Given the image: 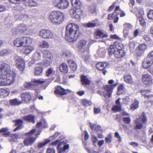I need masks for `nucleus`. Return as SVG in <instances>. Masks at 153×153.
I'll list each match as a JSON object with an SVG mask.
<instances>
[{"label": "nucleus", "mask_w": 153, "mask_h": 153, "mask_svg": "<svg viewBox=\"0 0 153 153\" xmlns=\"http://www.w3.org/2000/svg\"><path fill=\"white\" fill-rule=\"evenodd\" d=\"M16 74L10 70V65L6 63L2 64L0 69V86H9L14 82Z\"/></svg>", "instance_id": "1"}, {"label": "nucleus", "mask_w": 153, "mask_h": 153, "mask_svg": "<svg viewBox=\"0 0 153 153\" xmlns=\"http://www.w3.org/2000/svg\"><path fill=\"white\" fill-rule=\"evenodd\" d=\"M47 123L45 121H43L38 122L36 125V127L39 130L35 134L36 132L35 129H33L29 132L26 134V137L24 141V144L28 146L32 145L35 142L38 136L40 134L42 128L47 127Z\"/></svg>", "instance_id": "2"}, {"label": "nucleus", "mask_w": 153, "mask_h": 153, "mask_svg": "<svg viewBox=\"0 0 153 153\" xmlns=\"http://www.w3.org/2000/svg\"><path fill=\"white\" fill-rule=\"evenodd\" d=\"M79 34V27L77 25L71 23L66 26L65 38L70 42H74L76 41Z\"/></svg>", "instance_id": "3"}, {"label": "nucleus", "mask_w": 153, "mask_h": 153, "mask_svg": "<svg viewBox=\"0 0 153 153\" xmlns=\"http://www.w3.org/2000/svg\"><path fill=\"white\" fill-rule=\"evenodd\" d=\"M65 19L64 13L58 10L53 11L50 13L48 16V19L50 22L56 25L61 24Z\"/></svg>", "instance_id": "4"}, {"label": "nucleus", "mask_w": 153, "mask_h": 153, "mask_svg": "<svg viewBox=\"0 0 153 153\" xmlns=\"http://www.w3.org/2000/svg\"><path fill=\"white\" fill-rule=\"evenodd\" d=\"M31 42L30 39L27 37L17 38L13 41L14 45L18 48L25 46L26 44H30Z\"/></svg>", "instance_id": "5"}, {"label": "nucleus", "mask_w": 153, "mask_h": 153, "mask_svg": "<svg viewBox=\"0 0 153 153\" xmlns=\"http://www.w3.org/2000/svg\"><path fill=\"white\" fill-rule=\"evenodd\" d=\"M39 36L42 38L45 39H54L56 38L55 33L51 30L47 29H43L38 33Z\"/></svg>", "instance_id": "6"}, {"label": "nucleus", "mask_w": 153, "mask_h": 153, "mask_svg": "<svg viewBox=\"0 0 153 153\" xmlns=\"http://www.w3.org/2000/svg\"><path fill=\"white\" fill-rule=\"evenodd\" d=\"M47 79H34L30 82H26L24 85L25 87L29 89H35L36 86L38 85H42L47 84L46 83Z\"/></svg>", "instance_id": "7"}, {"label": "nucleus", "mask_w": 153, "mask_h": 153, "mask_svg": "<svg viewBox=\"0 0 153 153\" xmlns=\"http://www.w3.org/2000/svg\"><path fill=\"white\" fill-rule=\"evenodd\" d=\"M53 4L55 7L60 9L67 8L70 4L68 0H53Z\"/></svg>", "instance_id": "8"}, {"label": "nucleus", "mask_w": 153, "mask_h": 153, "mask_svg": "<svg viewBox=\"0 0 153 153\" xmlns=\"http://www.w3.org/2000/svg\"><path fill=\"white\" fill-rule=\"evenodd\" d=\"M117 85V83H114L112 85H107L103 87L104 91L103 92V96L105 98L110 97L113 91V88Z\"/></svg>", "instance_id": "9"}, {"label": "nucleus", "mask_w": 153, "mask_h": 153, "mask_svg": "<svg viewBox=\"0 0 153 153\" xmlns=\"http://www.w3.org/2000/svg\"><path fill=\"white\" fill-rule=\"evenodd\" d=\"M30 27L25 25L22 24L17 25L13 29L14 31L19 32L25 34L29 33L30 31Z\"/></svg>", "instance_id": "10"}, {"label": "nucleus", "mask_w": 153, "mask_h": 153, "mask_svg": "<svg viewBox=\"0 0 153 153\" xmlns=\"http://www.w3.org/2000/svg\"><path fill=\"white\" fill-rule=\"evenodd\" d=\"M8 129L6 128H2L0 130V133L2 132H4L3 134L6 136H8L10 141V142H17V139L21 137V136L17 134H10L9 132H6L8 131Z\"/></svg>", "instance_id": "11"}, {"label": "nucleus", "mask_w": 153, "mask_h": 153, "mask_svg": "<svg viewBox=\"0 0 153 153\" xmlns=\"http://www.w3.org/2000/svg\"><path fill=\"white\" fill-rule=\"evenodd\" d=\"M69 12L71 17L77 19L80 18L83 13L81 8H73L70 9Z\"/></svg>", "instance_id": "12"}, {"label": "nucleus", "mask_w": 153, "mask_h": 153, "mask_svg": "<svg viewBox=\"0 0 153 153\" xmlns=\"http://www.w3.org/2000/svg\"><path fill=\"white\" fill-rule=\"evenodd\" d=\"M87 41L85 40H81L78 43V48L79 53H83L88 54L89 52V49L87 46Z\"/></svg>", "instance_id": "13"}, {"label": "nucleus", "mask_w": 153, "mask_h": 153, "mask_svg": "<svg viewBox=\"0 0 153 153\" xmlns=\"http://www.w3.org/2000/svg\"><path fill=\"white\" fill-rule=\"evenodd\" d=\"M147 117L144 112L140 117L136 119L135 122V126L134 127L135 129H140L142 127V123H146V122Z\"/></svg>", "instance_id": "14"}, {"label": "nucleus", "mask_w": 153, "mask_h": 153, "mask_svg": "<svg viewBox=\"0 0 153 153\" xmlns=\"http://www.w3.org/2000/svg\"><path fill=\"white\" fill-rule=\"evenodd\" d=\"M143 82L146 85L150 86L153 83V79L151 75L149 74H144L142 77Z\"/></svg>", "instance_id": "15"}, {"label": "nucleus", "mask_w": 153, "mask_h": 153, "mask_svg": "<svg viewBox=\"0 0 153 153\" xmlns=\"http://www.w3.org/2000/svg\"><path fill=\"white\" fill-rule=\"evenodd\" d=\"M148 46L145 43L140 44L137 49L136 53L138 56H140L144 55L146 51L147 50Z\"/></svg>", "instance_id": "16"}, {"label": "nucleus", "mask_w": 153, "mask_h": 153, "mask_svg": "<svg viewBox=\"0 0 153 153\" xmlns=\"http://www.w3.org/2000/svg\"><path fill=\"white\" fill-rule=\"evenodd\" d=\"M42 52V51L35 52L32 56V61L34 64H41Z\"/></svg>", "instance_id": "17"}, {"label": "nucleus", "mask_w": 153, "mask_h": 153, "mask_svg": "<svg viewBox=\"0 0 153 153\" xmlns=\"http://www.w3.org/2000/svg\"><path fill=\"white\" fill-rule=\"evenodd\" d=\"M71 92V91L68 89H65L60 86H58L55 90L54 93L56 95H63L66 94L68 92Z\"/></svg>", "instance_id": "18"}, {"label": "nucleus", "mask_w": 153, "mask_h": 153, "mask_svg": "<svg viewBox=\"0 0 153 153\" xmlns=\"http://www.w3.org/2000/svg\"><path fill=\"white\" fill-rule=\"evenodd\" d=\"M16 62L18 68L20 71H23L25 69V62L21 58H17L16 60Z\"/></svg>", "instance_id": "19"}, {"label": "nucleus", "mask_w": 153, "mask_h": 153, "mask_svg": "<svg viewBox=\"0 0 153 153\" xmlns=\"http://www.w3.org/2000/svg\"><path fill=\"white\" fill-rule=\"evenodd\" d=\"M153 63V60L152 59L147 56L144 59L143 63V66L144 68L146 69L148 68L151 67Z\"/></svg>", "instance_id": "20"}, {"label": "nucleus", "mask_w": 153, "mask_h": 153, "mask_svg": "<svg viewBox=\"0 0 153 153\" xmlns=\"http://www.w3.org/2000/svg\"><path fill=\"white\" fill-rule=\"evenodd\" d=\"M43 56L44 58H46L47 59L49 60L53 61L54 60L53 55L50 51L48 50L44 51Z\"/></svg>", "instance_id": "21"}, {"label": "nucleus", "mask_w": 153, "mask_h": 153, "mask_svg": "<svg viewBox=\"0 0 153 153\" xmlns=\"http://www.w3.org/2000/svg\"><path fill=\"white\" fill-rule=\"evenodd\" d=\"M10 93V90L7 88L0 89V96L3 97L8 96Z\"/></svg>", "instance_id": "22"}, {"label": "nucleus", "mask_w": 153, "mask_h": 153, "mask_svg": "<svg viewBox=\"0 0 153 153\" xmlns=\"http://www.w3.org/2000/svg\"><path fill=\"white\" fill-rule=\"evenodd\" d=\"M21 97L23 101L27 102L31 99V96L29 93L24 92L21 95Z\"/></svg>", "instance_id": "23"}, {"label": "nucleus", "mask_w": 153, "mask_h": 153, "mask_svg": "<svg viewBox=\"0 0 153 153\" xmlns=\"http://www.w3.org/2000/svg\"><path fill=\"white\" fill-rule=\"evenodd\" d=\"M95 35L99 38L105 39L108 37V35L100 30H97L95 32Z\"/></svg>", "instance_id": "24"}, {"label": "nucleus", "mask_w": 153, "mask_h": 153, "mask_svg": "<svg viewBox=\"0 0 153 153\" xmlns=\"http://www.w3.org/2000/svg\"><path fill=\"white\" fill-rule=\"evenodd\" d=\"M89 125L90 127L92 130L97 131H100L102 132V130L100 125H97L95 124H92L91 122L89 123Z\"/></svg>", "instance_id": "25"}, {"label": "nucleus", "mask_w": 153, "mask_h": 153, "mask_svg": "<svg viewBox=\"0 0 153 153\" xmlns=\"http://www.w3.org/2000/svg\"><path fill=\"white\" fill-rule=\"evenodd\" d=\"M34 47L32 46H27L23 48L22 49L23 52L25 54H29L34 50Z\"/></svg>", "instance_id": "26"}, {"label": "nucleus", "mask_w": 153, "mask_h": 153, "mask_svg": "<svg viewBox=\"0 0 153 153\" xmlns=\"http://www.w3.org/2000/svg\"><path fill=\"white\" fill-rule=\"evenodd\" d=\"M16 123L15 125H17L18 126L14 130V131H16L19 129L22 128V124H23V121L21 119H18L15 121Z\"/></svg>", "instance_id": "27"}, {"label": "nucleus", "mask_w": 153, "mask_h": 153, "mask_svg": "<svg viewBox=\"0 0 153 153\" xmlns=\"http://www.w3.org/2000/svg\"><path fill=\"white\" fill-rule=\"evenodd\" d=\"M150 92V91L149 90L145 89H143L140 91V93L143 95L144 96V98L146 99H148L152 97V95L149 94Z\"/></svg>", "instance_id": "28"}, {"label": "nucleus", "mask_w": 153, "mask_h": 153, "mask_svg": "<svg viewBox=\"0 0 153 153\" xmlns=\"http://www.w3.org/2000/svg\"><path fill=\"white\" fill-rule=\"evenodd\" d=\"M108 64V62H99L96 64V66L98 70H103L105 67H106Z\"/></svg>", "instance_id": "29"}, {"label": "nucleus", "mask_w": 153, "mask_h": 153, "mask_svg": "<svg viewBox=\"0 0 153 153\" xmlns=\"http://www.w3.org/2000/svg\"><path fill=\"white\" fill-rule=\"evenodd\" d=\"M125 55V53L123 50H116L114 52V56L117 58H120L123 56Z\"/></svg>", "instance_id": "30"}, {"label": "nucleus", "mask_w": 153, "mask_h": 153, "mask_svg": "<svg viewBox=\"0 0 153 153\" xmlns=\"http://www.w3.org/2000/svg\"><path fill=\"white\" fill-rule=\"evenodd\" d=\"M73 8H81V4L79 0H71Z\"/></svg>", "instance_id": "31"}, {"label": "nucleus", "mask_w": 153, "mask_h": 153, "mask_svg": "<svg viewBox=\"0 0 153 153\" xmlns=\"http://www.w3.org/2000/svg\"><path fill=\"white\" fill-rule=\"evenodd\" d=\"M35 117L32 115H29L23 117L24 120L30 122L35 123L34 121Z\"/></svg>", "instance_id": "32"}, {"label": "nucleus", "mask_w": 153, "mask_h": 153, "mask_svg": "<svg viewBox=\"0 0 153 153\" xmlns=\"http://www.w3.org/2000/svg\"><path fill=\"white\" fill-rule=\"evenodd\" d=\"M59 69L61 72L65 73H68V66L65 63H62L60 65Z\"/></svg>", "instance_id": "33"}, {"label": "nucleus", "mask_w": 153, "mask_h": 153, "mask_svg": "<svg viewBox=\"0 0 153 153\" xmlns=\"http://www.w3.org/2000/svg\"><path fill=\"white\" fill-rule=\"evenodd\" d=\"M68 63L69 64L70 67L73 71H76L77 69V65L74 61L71 60H68Z\"/></svg>", "instance_id": "34"}, {"label": "nucleus", "mask_w": 153, "mask_h": 153, "mask_svg": "<svg viewBox=\"0 0 153 153\" xmlns=\"http://www.w3.org/2000/svg\"><path fill=\"white\" fill-rule=\"evenodd\" d=\"M81 80L83 85H89L90 84V80L85 75H82L81 76Z\"/></svg>", "instance_id": "35"}, {"label": "nucleus", "mask_w": 153, "mask_h": 153, "mask_svg": "<svg viewBox=\"0 0 153 153\" xmlns=\"http://www.w3.org/2000/svg\"><path fill=\"white\" fill-rule=\"evenodd\" d=\"M43 68L41 67H36L35 69L34 74L35 76L41 75L42 72Z\"/></svg>", "instance_id": "36"}, {"label": "nucleus", "mask_w": 153, "mask_h": 153, "mask_svg": "<svg viewBox=\"0 0 153 153\" xmlns=\"http://www.w3.org/2000/svg\"><path fill=\"white\" fill-rule=\"evenodd\" d=\"M123 26L125 29L126 30H124L123 33L125 35H127V30L131 29L132 28L133 26L130 24L128 23H126L123 25Z\"/></svg>", "instance_id": "37"}, {"label": "nucleus", "mask_w": 153, "mask_h": 153, "mask_svg": "<svg viewBox=\"0 0 153 153\" xmlns=\"http://www.w3.org/2000/svg\"><path fill=\"white\" fill-rule=\"evenodd\" d=\"M10 104L12 105H17L21 104L22 102L18 99L15 98L10 100Z\"/></svg>", "instance_id": "38"}, {"label": "nucleus", "mask_w": 153, "mask_h": 153, "mask_svg": "<svg viewBox=\"0 0 153 153\" xmlns=\"http://www.w3.org/2000/svg\"><path fill=\"white\" fill-rule=\"evenodd\" d=\"M55 73V70L51 68H48L46 71V76L48 77L53 75Z\"/></svg>", "instance_id": "39"}, {"label": "nucleus", "mask_w": 153, "mask_h": 153, "mask_svg": "<svg viewBox=\"0 0 153 153\" xmlns=\"http://www.w3.org/2000/svg\"><path fill=\"white\" fill-rule=\"evenodd\" d=\"M124 78L125 81L127 83L131 84L133 82L132 78L130 75H125Z\"/></svg>", "instance_id": "40"}, {"label": "nucleus", "mask_w": 153, "mask_h": 153, "mask_svg": "<svg viewBox=\"0 0 153 153\" xmlns=\"http://www.w3.org/2000/svg\"><path fill=\"white\" fill-rule=\"evenodd\" d=\"M39 46L42 48H48L49 47V45L46 41L43 40L40 42Z\"/></svg>", "instance_id": "41"}, {"label": "nucleus", "mask_w": 153, "mask_h": 153, "mask_svg": "<svg viewBox=\"0 0 153 153\" xmlns=\"http://www.w3.org/2000/svg\"><path fill=\"white\" fill-rule=\"evenodd\" d=\"M51 141L50 139H46L43 142L39 143L38 147L39 148H42L44 146L46 145L47 144L49 143Z\"/></svg>", "instance_id": "42"}, {"label": "nucleus", "mask_w": 153, "mask_h": 153, "mask_svg": "<svg viewBox=\"0 0 153 153\" xmlns=\"http://www.w3.org/2000/svg\"><path fill=\"white\" fill-rule=\"evenodd\" d=\"M10 53V51L8 50L4 49L0 51V56H3L8 55Z\"/></svg>", "instance_id": "43"}, {"label": "nucleus", "mask_w": 153, "mask_h": 153, "mask_svg": "<svg viewBox=\"0 0 153 153\" xmlns=\"http://www.w3.org/2000/svg\"><path fill=\"white\" fill-rule=\"evenodd\" d=\"M97 52L98 55L101 57H103L105 56V50L104 48H102L98 49Z\"/></svg>", "instance_id": "44"}, {"label": "nucleus", "mask_w": 153, "mask_h": 153, "mask_svg": "<svg viewBox=\"0 0 153 153\" xmlns=\"http://www.w3.org/2000/svg\"><path fill=\"white\" fill-rule=\"evenodd\" d=\"M139 107V102L137 100H134V102H133L132 104L131 108V110H133L138 108Z\"/></svg>", "instance_id": "45"}, {"label": "nucleus", "mask_w": 153, "mask_h": 153, "mask_svg": "<svg viewBox=\"0 0 153 153\" xmlns=\"http://www.w3.org/2000/svg\"><path fill=\"white\" fill-rule=\"evenodd\" d=\"M124 86L123 85H121L118 87L117 94L120 95L123 93L124 92Z\"/></svg>", "instance_id": "46"}, {"label": "nucleus", "mask_w": 153, "mask_h": 153, "mask_svg": "<svg viewBox=\"0 0 153 153\" xmlns=\"http://www.w3.org/2000/svg\"><path fill=\"white\" fill-rule=\"evenodd\" d=\"M91 140L94 146H97V143L98 140V139L96 136L94 134L91 135Z\"/></svg>", "instance_id": "47"}, {"label": "nucleus", "mask_w": 153, "mask_h": 153, "mask_svg": "<svg viewBox=\"0 0 153 153\" xmlns=\"http://www.w3.org/2000/svg\"><path fill=\"white\" fill-rule=\"evenodd\" d=\"M28 18L29 16L27 15L21 14L18 17V19L20 20L24 21Z\"/></svg>", "instance_id": "48"}, {"label": "nucleus", "mask_w": 153, "mask_h": 153, "mask_svg": "<svg viewBox=\"0 0 153 153\" xmlns=\"http://www.w3.org/2000/svg\"><path fill=\"white\" fill-rule=\"evenodd\" d=\"M116 51V50L115 49L114 45H111L108 48V52L110 54L113 53L114 54V52Z\"/></svg>", "instance_id": "49"}, {"label": "nucleus", "mask_w": 153, "mask_h": 153, "mask_svg": "<svg viewBox=\"0 0 153 153\" xmlns=\"http://www.w3.org/2000/svg\"><path fill=\"white\" fill-rule=\"evenodd\" d=\"M82 103L84 106H88L91 105V102L90 100L86 99H84L82 100Z\"/></svg>", "instance_id": "50"}, {"label": "nucleus", "mask_w": 153, "mask_h": 153, "mask_svg": "<svg viewBox=\"0 0 153 153\" xmlns=\"http://www.w3.org/2000/svg\"><path fill=\"white\" fill-rule=\"evenodd\" d=\"M115 46L117 48L116 50H123L122 49H123L124 48L123 45L120 43H116Z\"/></svg>", "instance_id": "51"}, {"label": "nucleus", "mask_w": 153, "mask_h": 153, "mask_svg": "<svg viewBox=\"0 0 153 153\" xmlns=\"http://www.w3.org/2000/svg\"><path fill=\"white\" fill-rule=\"evenodd\" d=\"M121 105H116L113 106L112 109L114 111L117 112L120 111L121 110Z\"/></svg>", "instance_id": "52"}, {"label": "nucleus", "mask_w": 153, "mask_h": 153, "mask_svg": "<svg viewBox=\"0 0 153 153\" xmlns=\"http://www.w3.org/2000/svg\"><path fill=\"white\" fill-rule=\"evenodd\" d=\"M84 25L86 27H91L95 26H96V24L95 23L89 22L87 23L84 24Z\"/></svg>", "instance_id": "53"}, {"label": "nucleus", "mask_w": 153, "mask_h": 153, "mask_svg": "<svg viewBox=\"0 0 153 153\" xmlns=\"http://www.w3.org/2000/svg\"><path fill=\"white\" fill-rule=\"evenodd\" d=\"M112 140V137L111 135L109 134L105 138V141L106 142L108 143H110Z\"/></svg>", "instance_id": "54"}, {"label": "nucleus", "mask_w": 153, "mask_h": 153, "mask_svg": "<svg viewBox=\"0 0 153 153\" xmlns=\"http://www.w3.org/2000/svg\"><path fill=\"white\" fill-rule=\"evenodd\" d=\"M62 53L64 56L68 57H70L71 54L70 51L65 50L63 51Z\"/></svg>", "instance_id": "55"}, {"label": "nucleus", "mask_w": 153, "mask_h": 153, "mask_svg": "<svg viewBox=\"0 0 153 153\" xmlns=\"http://www.w3.org/2000/svg\"><path fill=\"white\" fill-rule=\"evenodd\" d=\"M139 19L140 24L143 26H144L146 25V22L143 19V16H138Z\"/></svg>", "instance_id": "56"}, {"label": "nucleus", "mask_w": 153, "mask_h": 153, "mask_svg": "<svg viewBox=\"0 0 153 153\" xmlns=\"http://www.w3.org/2000/svg\"><path fill=\"white\" fill-rule=\"evenodd\" d=\"M123 120L125 123L127 124H129L131 121V119L129 117H123Z\"/></svg>", "instance_id": "57"}, {"label": "nucleus", "mask_w": 153, "mask_h": 153, "mask_svg": "<svg viewBox=\"0 0 153 153\" xmlns=\"http://www.w3.org/2000/svg\"><path fill=\"white\" fill-rule=\"evenodd\" d=\"M148 17L150 19L153 20V10H150L147 14Z\"/></svg>", "instance_id": "58"}, {"label": "nucleus", "mask_w": 153, "mask_h": 153, "mask_svg": "<svg viewBox=\"0 0 153 153\" xmlns=\"http://www.w3.org/2000/svg\"><path fill=\"white\" fill-rule=\"evenodd\" d=\"M61 144L59 143L57 146V148L59 151V153H63L65 151L63 148H60Z\"/></svg>", "instance_id": "59"}, {"label": "nucleus", "mask_w": 153, "mask_h": 153, "mask_svg": "<svg viewBox=\"0 0 153 153\" xmlns=\"http://www.w3.org/2000/svg\"><path fill=\"white\" fill-rule=\"evenodd\" d=\"M52 61H51L49 59H47V60L43 63V65L44 66L47 67L50 65Z\"/></svg>", "instance_id": "60"}, {"label": "nucleus", "mask_w": 153, "mask_h": 153, "mask_svg": "<svg viewBox=\"0 0 153 153\" xmlns=\"http://www.w3.org/2000/svg\"><path fill=\"white\" fill-rule=\"evenodd\" d=\"M96 7L95 5H92L89 8V11L90 12L94 13L96 11Z\"/></svg>", "instance_id": "61"}, {"label": "nucleus", "mask_w": 153, "mask_h": 153, "mask_svg": "<svg viewBox=\"0 0 153 153\" xmlns=\"http://www.w3.org/2000/svg\"><path fill=\"white\" fill-rule=\"evenodd\" d=\"M55 151L54 148L53 147L48 148L46 152V153H55Z\"/></svg>", "instance_id": "62"}, {"label": "nucleus", "mask_w": 153, "mask_h": 153, "mask_svg": "<svg viewBox=\"0 0 153 153\" xmlns=\"http://www.w3.org/2000/svg\"><path fill=\"white\" fill-rule=\"evenodd\" d=\"M62 143V141H61L60 140H57L54 141V142L51 143L50 145H53V146H56L57 144L58 145L60 143L61 145V143Z\"/></svg>", "instance_id": "63"}, {"label": "nucleus", "mask_w": 153, "mask_h": 153, "mask_svg": "<svg viewBox=\"0 0 153 153\" xmlns=\"http://www.w3.org/2000/svg\"><path fill=\"white\" fill-rule=\"evenodd\" d=\"M31 3H30V7H36L38 5L37 3L34 0H30Z\"/></svg>", "instance_id": "64"}]
</instances>
